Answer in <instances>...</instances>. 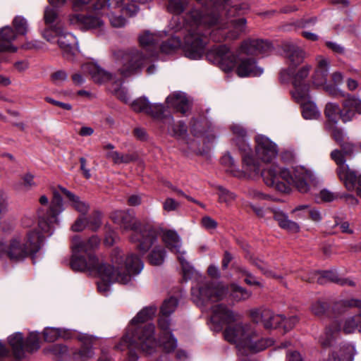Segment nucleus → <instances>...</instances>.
<instances>
[{
	"label": "nucleus",
	"mask_w": 361,
	"mask_h": 361,
	"mask_svg": "<svg viewBox=\"0 0 361 361\" xmlns=\"http://www.w3.org/2000/svg\"><path fill=\"white\" fill-rule=\"evenodd\" d=\"M183 49L190 59H200L207 43V36L214 42L236 40L245 32V18L224 21L215 14L192 9L185 16Z\"/></svg>",
	"instance_id": "1"
},
{
	"label": "nucleus",
	"mask_w": 361,
	"mask_h": 361,
	"mask_svg": "<svg viewBox=\"0 0 361 361\" xmlns=\"http://www.w3.org/2000/svg\"><path fill=\"white\" fill-rule=\"evenodd\" d=\"M63 210V199L57 190L53 191V198L46 214L39 212V228L25 233L14 234L8 245L0 243V250L4 252L12 260H23L28 256L36 255L42 246L44 234L50 236L58 224V215Z\"/></svg>",
	"instance_id": "2"
},
{
	"label": "nucleus",
	"mask_w": 361,
	"mask_h": 361,
	"mask_svg": "<svg viewBox=\"0 0 361 361\" xmlns=\"http://www.w3.org/2000/svg\"><path fill=\"white\" fill-rule=\"evenodd\" d=\"M207 323L214 331H220L225 327V339L235 345L240 357L263 350L272 345L271 341L261 338L250 326L243 325L236 317H209Z\"/></svg>",
	"instance_id": "3"
},
{
	"label": "nucleus",
	"mask_w": 361,
	"mask_h": 361,
	"mask_svg": "<svg viewBox=\"0 0 361 361\" xmlns=\"http://www.w3.org/2000/svg\"><path fill=\"white\" fill-rule=\"evenodd\" d=\"M111 262L101 263L97 271L101 279L97 282L98 290L104 295H107L111 283H128L131 275L140 274L144 267L142 261L137 255L131 254L124 258L123 252L118 248L112 250Z\"/></svg>",
	"instance_id": "4"
},
{
	"label": "nucleus",
	"mask_w": 361,
	"mask_h": 361,
	"mask_svg": "<svg viewBox=\"0 0 361 361\" xmlns=\"http://www.w3.org/2000/svg\"><path fill=\"white\" fill-rule=\"evenodd\" d=\"M146 317H133L127 332L114 348L117 350H128V361H137L138 356L135 350L152 354L158 343L154 337V326Z\"/></svg>",
	"instance_id": "5"
},
{
	"label": "nucleus",
	"mask_w": 361,
	"mask_h": 361,
	"mask_svg": "<svg viewBox=\"0 0 361 361\" xmlns=\"http://www.w3.org/2000/svg\"><path fill=\"white\" fill-rule=\"evenodd\" d=\"M151 0H75L73 7L75 11H92L97 15L107 16L112 26L115 27H123L126 19L121 16H116L112 9L118 8L119 11L129 16L135 15L138 11L137 6L135 4L138 1L145 4ZM54 6L63 4L66 0H49Z\"/></svg>",
	"instance_id": "6"
},
{
	"label": "nucleus",
	"mask_w": 361,
	"mask_h": 361,
	"mask_svg": "<svg viewBox=\"0 0 361 361\" xmlns=\"http://www.w3.org/2000/svg\"><path fill=\"white\" fill-rule=\"evenodd\" d=\"M265 184L281 192H288L294 186L302 193L309 191V181L313 178L310 171L302 166H296L292 171L271 166L262 172Z\"/></svg>",
	"instance_id": "7"
},
{
	"label": "nucleus",
	"mask_w": 361,
	"mask_h": 361,
	"mask_svg": "<svg viewBox=\"0 0 361 361\" xmlns=\"http://www.w3.org/2000/svg\"><path fill=\"white\" fill-rule=\"evenodd\" d=\"M111 218L124 231H132L130 240L137 243V248L142 254L146 253L157 241L158 231L154 228L143 226L130 211H115L111 213Z\"/></svg>",
	"instance_id": "8"
},
{
	"label": "nucleus",
	"mask_w": 361,
	"mask_h": 361,
	"mask_svg": "<svg viewBox=\"0 0 361 361\" xmlns=\"http://www.w3.org/2000/svg\"><path fill=\"white\" fill-rule=\"evenodd\" d=\"M99 239L92 235L84 241L78 235L72 238V257L70 262L71 269L75 271H97L101 265L94 254V250L99 245Z\"/></svg>",
	"instance_id": "9"
},
{
	"label": "nucleus",
	"mask_w": 361,
	"mask_h": 361,
	"mask_svg": "<svg viewBox=\"0 0 361 361\" xmlns=\"http://www.w3.org/2000/svg\"><path fill=\"white\" fill-rule=\"evenodd\" d=\"M99 239L92 235L84 241L78 235L72 238V257L70 262L71 269L75 271H97L101 265L94 254V250L99 245Z\"/></svg>",
	"instance_id": "10"
},
{
	"label": "nucleus",
	"mask_w": 361,
	"mask_h": 361,
	"mask_svg": "<svg viewBox=\"0 0 361 361\" xmlns=\"http://www.w3.org/2000/svg\"><path fill=\"white\" fill-rule=\"evenodd\" d=\"M295 68L288 67L283 68L279 73L281 83L288 84L291 82L293 90L291 94L295 101H302L310 93V85L305 82V79L312 70V66L305 64L296 72Z\"/></svg>",
	"instance_id": "11"
},
{
	"label": "nucleus",
	"mask_w": 361,
	"mask_h": 361,
	"mask_svg": "<svg viewBox=\"0 0 361 361\" xmlns=\"http://www.w3.org/2000/svg\"><path fill=\"white\" fill-rule=\"evenodd\" d=\"M228 288L222 283H197L191 289L192 300L198 307H205L209 302L221 300Z\"/></svg>",
	"instance_id": "12"
},
{
	"label": "nucleus",
	"mask_w": 361,
	"mask_h": 361,
	"mask_svg": "<svg viewBox=\"0 0 361 361\" xmlns=\"http://www.w3.org/2000/svg\"><path fill=\"white\" fill-rule=\"evenodd\" d=\"M235 135L234 141L242 153L243 169L250 175L258 174L260 172L259 165L252 154V149L247 142V131L240 124H233L231 127Z\"/></svg>",
	"instance_id": "13"
},
{
	"label": "nucleus",
	"mask_w": 361,
	"mask_h": 361,
	"mask_svg": "<svg viewBox=\"0 0 361 361\" xmlns=\"http://www.w3.org/2000/svg\"><path fill=\"white\" fill-rule=\"evenodd\" d=\"M117 59L120 65L118 72L123 77L126 78L138 73L149 61V58L142 51L131 49L119 51Z\"/></svg>",
	"instance_id": "14"
},
{
	"label": "nucleus",
	"mask_w": 361,
	"mask_h": 361,
	"mask_svg": "<svg viewBox=\"0 0 361 361\" xmlns=\"http://www.w3.org/2000/svg\"><path fill=\"white\" fill-rule=\"evenodd\" d=\"M356 329L361 332V317H340V319L332 322L324 334L321 336L319 342L322 347H329L339 331H343L345 334H350Z\"/></svg>",
	"instance_id": "15"
},
{
	"label": "nucleus",
	"mask_w": 361,
	"mask_h": 361,
	"mask_svg": "<svg viewBox=\"0 0 361 361\" xmlns=\"http://www.w3.org/2000/svg\"><path fill=\"white\" fill-rule=\"evenodd\" d=\"M206 57L210 62L216 64L226 72L231 71L236 62L235 56L226 44L212 47L207 51Z\"/></svg>",
	"instance_id": "16"
},
{
	"label": "nucleus",
	"mask_w": 361,
	"mask_h": 361,
	"mask_svg": "<svg viewBox=\"0 0 361 361\" xmlns=\"http://www.w3.org/2000/svg\"><path fill=\"white\" fill-rule=\"evenodd\" d=\"M161 238L166 247L172 252L178 255V259L180 261L184 276L186 277L189 275L190 269L188 263L183 257L185 252L181 251L182 240L180 235L174 230H163Z\"/></svg>",
	"instance_id": "17"
},
{
	"label": "nucleus",
	"mask_w": 361,
	"mask_h": 361,
	"mask_svg": "<svg viewBox=\"0 0 361 361\" xmlns=\"http://www.w3.org/2000/svg\"><path fill=\"white\" fill-rule=\"evenodd\" d=\"M331 158L337 165L336 173L346 188H353L352 179L355 178V171L350 169L345 164L346 155L339 149L331 152Z\"/></svg>",
	"instance_id": "18"
},
{
	"label": "nucleus",
	"mask_w": 361,
	"mask_h": 361,
	"mask_svg": "<svg viewBox=\"0 0 361 361\" xmlns=\"http://www.w3.org/2000/svg\"><path fill=\"white\" fill-rule=\"evenodd\" d=\"M255 141L256 154L262 161L270 163L276 158L278 149L275 143L262 135L256 136Z\"/></svg>",
	"instance_id": "19"
},
{
	"label": "nucleus",
	"mask_w": 361,
	"mask_h": 361,
	"mask_svg": "<svg viewBox=\"0 0 361 361\" xmlns=\"http://www.w3.org/2000/svg\"><path fill=\"white\" fill-rule=\"evenodd\" d=\"M55 34L58 36V44L63 51V56L72 60L77 51L78 41L75 37L70 32H65L56 29Z\"/></svg>",
	"instance_id": "20"
},
{
	"label": "nucleus",
	"mask_w": 361,
	"mask_h": 361,
	"mask_svg": "<svg viewBox=\"0 0 361 361\" xmlns=\"http://www.w3.org/2000/svg\"><path fill=\"white\" fill-rule=\"evenodd\" d=\"M131 106L133 111L143 112L157 119L161 118L164 112V106L162 104H151L145 97L135 99Z\"/></svg>",
	"instance_id": "21"
},
{
	"label": "nucleus",
	"mask_w": 361,
	"mask_h": 361,
	"mask_svg": "<svg viewBox=\"0 0 361 361\" xmlns=\"http://www.w3.org/2000/svg\"><path fill=\"white\" fill-rule=\"evenodd\" d=\"M356 114L361 115V99L348 94L342 102L341 119L347 123L354 119Z\"/></svg>",
	"instance_id": "22"
},
{
	"label": "nucleus",
	"mask_w": 361,
	"mask_h": 361,
	"mask_svg": "<svg viewBox=\"0 0 361 361\" xmlns=\"http://www.w3.org/2000/svg\"><path fill=\"white\" fill-rule=\"evenodd\" d=\"M273 49L271 44L262 39H246L240 47V53L247 55L267 54Z\"/></svg>",
	"instance_id": "23"
},
{
	"label": "nucleus",
	"mask_w": 361,
	"mask_h": 361,
	"mask_svg": "<svg viewBox=\"0 0 361 361\" xmlns=\"http://www.w3.org/2000/svg\"><path fill=\"white\" fill-rule=\"evenodd\" d=\"M201 2L202 4L207 6H214L216 8L219 9L222 8L226 11V14L228 17H233L235 15H240L249 9V6L247 4H242L240 5H233L231 0H196Z\"/></svg>",
	"instance_id": "24"
},
{
	"label": "nucleus",
	"mask_w": 361,
	"mask_h": 361,
	"mask_svg": "<svg viewBox=\"0 0 361 361\" xmlns=\"http://www.w3.org/2000/svg\"><path fill=\"white\" fill-rule=\"evenodd\" d=\"M282 49L284 56L288 60V67L296 68L303 62L305 53L298 45L286 42L283 44Z\"/></svg>",
	"instance_id": "25"
},
{
	"label": "nucleus",
	"mask_w": 361,
	"mask_h": 361,
	"mask_svg": "<svg viewBox=\"0 0 361 361\" xmlns=\"http://www.w3.org/2000/svg\"><path fill=\"white\" fill-rule=\"evenodd\" d=\"M70 24L81 30L94 29L102 25L103 21L99 18L92 16H83L74 13L69 16Z\"/></svg>",
	"instance_id": "26"
},
{
	"label": "nucleus",
	"mask_w": 361,
	"mask_h": 361,
	"mask_svg": "<svg viewBox=\"0 0 361 361\" xmlns=\"http://www.w3.org/2000/svg\"><path fill=\"white\" fill-rule=\"evenodd\" d=\"M73 338H77L84 345L78 352L73 353V358L76 360L86 361L92 357L94 353L91 345L97 338L88 334H78L77 332Z\"/></svg>",
	"instance_id": "27"
},
{
	"label": "nucleus",
	"mask_w": 361,
	"mask_h": 361,
	"mask_svg": "<svg viewBox=\"0 0 361 361\" xmlns=\"http://www.w3.org/2000/svg\"><path fill=\"white\" fill-rule=\"evenodd\" d=\"M84 72L90 74L94 80L97 83H103L107 81L116 80V76L99 67L97 64L89 63L82 66Z\"/></svg>",
	"instance_id": "28"
},
{
	"label": "nucleus",
	"mask_w": 361,
	"mask_h": 361,
	"mask_svg": "<svg viewBox=\"0 0 361 361\" xmlns=\"http://www.w3.org/2000/svg\"><path fill=\"white\" fill-rule=\"evenodd\" d=\"M160 40V35L151 33L149 31L145 32L139 37V42L142 49L146 51L144 54L148 58L154 56L157 54V49Z\"/></svg>",
	"instance_id": "29"
},
{
	"label": "nucleus",
	"mask_w": 361,
	"mask_h": 361,
	"mask_svg": "<svg viewBox=\"0 0 361 361\" xmlns=\"http://www.w3.org/2000/svg\"><path fill=\"white\" fill-rule=\"evenodd\" d=\"M263 70L257 67L256 62L252 59H242L237 67L236 73L240 77L259 76Z\"/></svg>",
	"instance_id": "30"
},
{
	"label": "nucleus",
	"mask_w": 361,
	"mask_h": 361,
	"mask_svg": "<svg viewBox=\"0 0 361 361\" xmlns=\"http://www.w3.org/2000/svg\"><path fill=\"white\" fill-rule=\"evenodd\" d=\"M166 102L169 107L185 114L189 109L188 100L185 93L176 92L166 97Z\"/></svg>",
	"instance_id": "31"
},
{
	"label": "nucleus",
	"mask_w": 361,
	"mask_h": 361,
	"mask_svg": "<svg viewBox=\"0 0 361 361\" xmlns=\"http://www.w3.org/2000/svg\"><path fill=\"white\" fill-rule=\"evenodd\" d=\"M16 37L17 34L10 26H5L0 29V46L4 47L1 52H16L17 51V47L12 44Z\"/></svg>",
	"instance_id": "32"
},
{
	"label": "nucleus",
	"mask_w": 361,
	"mask_h": 361,
	"mask_svg": "<svg viewBox=\"0 0 361 361\" xmlns=\"http://www.w3.org/2000/svg\"><path fill=\"white\" fill-rule=\"evenodd\" d=\"M274 219L278 222L279 226L291 233H298L300 231L299 225L288 219V215L281 210H274Z\"/></svg>",
	"instance_id": "33"
},
{
	"label": "nucleus",
	"mask_w": 361,
	"mask_h": 361,
	"mask_svg": "<svg viewBox=\"0 0 361 361\" xmlns=\"http://www.w3.org/2000/svg\"><path fill=\"white\" fill-rule=\"evenodd\" d=\"M318 63L317 68L315 72L314 83L316 85H322L326 82L329 72V61L322 56L317 57Z\"/></svg>",
	"instance_id": "34"
},
{
	"label": "nucleus",
	"mask_w": 361,
	"mask_h": 361,
	"mask_svg": "<svg viewBox=\"0 0 361 361\" xmlns=\"http://www.w3.org/2000/svg\"><path fill=\"white\" fill-rule=\"evenodd\" d=\"M8 341L12 348L14 357L20 360L24 357L25 343L21 333L17 332L8 338Z\"/></svg>",
	"instance_id": "35"
},
{
	"label": "nucleus",
	"mask_w": 361,
	"mask_h": 361,
	"mask_svg": "<svg viewBox=\"0 0 361 361\" xmlns=\"http://www.w3.org/2000/svg\"><path fill=\"white\" fill-rule=\"evenodd\" d=\"M61 192L70 200L72 207L82 215L87 214L90 209V205L85 201L80 199L71 191L68 190L63 187H59Z\"/></svg>",
	"instance_id": "36"
},
{
	"label": "nucleus",
	"mask_w": 361,
	"mask_h": 361,
	"mask_svg": "<svg viewBox=\"0 0 361 361\" xmlns=\"http://www.w3.org/2000/svg\"><path fill=\"white\" fill-rule=\"evenodd\" d=\"M310 93L302 101H295L300 104L302 107V116L305 119L317 118L319 116V112L315 104L310 101Z\"/></svg>",
	"instance_id": "37"
},
{
	"label": "nucleus",
	"mask_w": 361,
	"mask_h": 361,
	"mask_svg": "<svg viewBox=\"0 0 361 361\" xmlns=\"http://www.w3.org/2000/svg\"><path fill=\"white\" fill-rule=\"evenodd\" d=\"M76 334V331L66 330L62 331L60 329L56 328H46L43 331L44 339L47 342H54L59 337L62 336L66 339L73 338Z\"/></svg>",
	"instance_id": "38"
},
{
	"label": "nucleus",
	"mask_w": 361,
	"mask_h": 361,
	"mask_svg": "<svg viewBox=\"0 0 361 361\" xmlns=\"http://www.w3.org/2000/svg\"><path fill=\"white\" fill-rule=\"evenodd\" d=\"M324 279H327L333 282H339L338 276L331 271H314L310 273V276L308 277L302 278L304 281H307L311 283L317 281L319 283H322Z\"/></svg>",
	"instance_id": "39"
},
{
	"label": "nucleus",
	"mask_w": 361,
	"mask_h": 361,
	"mask_svg": "<svg viewBox=\"0 0 361 361\" xmlns=\"http://www.w3.org/2000/svg\"><path fill=\"white\" fill-rule=\"evenodd\" d=\"M158 240L152 246L154 247L148 255L149 262L154 266H159L163 264L166 255L165 249L161 245H155Z\"/></svg>",
	"instance_id": "40"
},
{
	"label": "nucleus",
	"mask_w": 361,
	"mask_h": 361,
	"mask_svg": "<svg viewBox=\"0 0 361 361\" xmlns=\"http://www.w3.org/2000/svg\"><path fill=\"white\" fill-rule=\"evenodd\" d=\"M178 307V300L171 296L165 299L159 307L161 316H170L175 313Z\"/></svg>",
	"instance_id": "41"
},
{
	"label": "nucleus",
	"mask_w": 361,
	"mask_h": 361,
	"mask_svg": "<svg viewBox=\"0 0 361 361\" xmlns=\"http://www.w3.org/2000/svg\"><path fill=\"white\" fill-rule=\"evenodd\" d=\"M106 157L111 159L115 164H129L136 159L133 154H121L117 151H111L106 154Z\"/></svg>",
	"instance_id": "42"
},
{
	"label": "nucleus",
	"mask_w": 361,
	"mask_h": 361,
	"mask_svg": "<svg viewBox=\"0 0 361 361\" xmlns=\"http://www.w3.org/2000/svg\"><path fill=\"white\" fill-rule=\"evenodd\" d=\"M160 343L166 353H171L177 347V339L171 332H166L165 334L161 335Z\"/></svg>",
	"instance_id": "43"
},
{
	"label": "nucleus",
	"mask_w": 361,
	"mask_h": 361,
	"mask_svg": "<svg viewBox=\"0 0 361 361\" xmlns=\"http://www.w3.org/2000/svg\"><path fill=\"white\" fill-rule=\"evenodd\" d=\"M181 45L179 37H173L166 42H164L159 47L161 52L170 54L173 53Z\"/></svg>",
	"instance_id": "44"
},
{
	"label": "nucleus",
	"mask_w": 361,
	"mask_h": 361,
	"mask_svg": "<svg viewBox=\"0 0 361 361\" xmlns=\"http://www.w3.org/2000/svg\"><path fill=\"white\" fill-rule=\"evenodd\" d=\"M58 13L56 10L52 7H47L44 11V19L45 24L49 28H54V31L56 30H59L60 28L56 27L58 23Z\"/></svg>",
	"instance_id": "45"
},
{
	"label": "nucleus",
	"mask_w": 361,
	"mask_h": 361,
	"mask_svg": "<svg viewBox=\"0 0 361 361\" xmlns=\"http://www.w3.org/2000/svg\"><path fill=\"white\" fill-rule=\"evenodd\" d=\"M357 307L361 309V300L350 298L341 300L336 302L335 308L340 312H344L348 309Z\"/></svg>",
	"instance_id": "46"
},
{
	"label": "nucleus",
	"mask_w": 361,
	"mask_h": 361,
	"mask_svg": "<svg viewBox=\"0 0 361 361\" xmlns=\"http://www.w3.org/2000/svg\"><path fill=\"white\" fill-rule=\"evenodd\" d=\"M342 109L336 103H327L325 107L324 114L329 121L336 123L338 121V116L341 118V111Z\"/></svg>",
	"instance_id": "47"
},
{
	"label": "nucleus",
	"mask_w": 361,
	"mask_h": 361,
	"mask_svg": "<svg viewBox=\"0 0 361 361\" xmlns=\"http://www.w3.org/2000/svg\"><path fill=\"white\" fill-rule=\"evenodd\" d=\"M250 262L257 267L262 274L269 278L282 279V276L275 274L271 270H270L267 264L262 259L258 258L250 257Z\"/></svg>",
	"instance_id": "48"
},
{
	"label": "nucleus",
	"mask_w": 361,
	"mask_h": 361,
	"mask_svg": "<svg viewBox=\"0 0 361 361\" xmlns=\"http://www.w3.org/2000/svg\"><path fill=\"white\" fill-rule=\"evenodd\" d=\"M188 0H168L167 10L173 14H180L188 6Z\"/></svg>",
	"instance_id": "49"
},
{
	"label": "nucleus",
	"mask_w": 361,
	"mask_h": 361,
	"mask_svg": "<svg viewBox=\"0 0 361 361\" xmlns=\"http://www.w3.org/2000/svg\"><path fill=\"white\" fill-rule=\"evenodd\" d=\"M300 211H307V214L310 215V218L315 222H319L322 220V214L319 211L314 208H310L308 204L297 206L292 210V213H295Z\"/></svg>",
	"instance_id": "50"
},
{
	"label": "nucleus",
	"mask_w": 361,
	"mask_h": 361,
	"mask_svg": "<svg viewBox=\"0 0 361 361\" xmlns=\"http://www.w3.org/2000/svg\"><path fill=\"white\" fill-rule=\"evenodd\" d=\"M39 348V334L35 332L30 333L25 341V349L30 353H32L37 350Z\"/></svg>",
	"instance_id": "51"
},
{
	"label": "nucleus",
	"mask_w": 361,
	"mask_h": 361,
	"mask_svg": "<svg viewBox=\"0 0 361 361\" xmlns=\"http://www.w3.org/2000/svg\"><path fill=\"white\" fill-rule=\"evenodd\" d=\"M13 25L17 35H25L28 30L26 19L23 16H16L13 20Z\"/></svg>",
	"instance_id": "52"
},
{
	"label": "nucleus",
	"mask_w": 361,
	"mask_h": 361,
	"mask_svg": "<svg viewBox=\"0 0 361 361\" xmlns=\"http://www.w3.org/2000/svg\"><path fill=\"white\" fill-rule=\"evenodd\" d=\"M255 322L262 324L267 329H276L281 317H255Z\"/></svg>",
	"instance_id": "53"
},
{
	"label": "nucleus",
	"mask_w": 361,
	"mask_h": 361,
	"mask_svg": "<svg viewBox=\"0 0 361 361\" xmlns=\"http://www.w3.org/2000/svg\"><path fill=\"white\" fill-rule=\"evenodd\" d=\"M251 293L245 288L237 285L232 286L231 296L235 300H245L248 299Z\"/></svg>",
	"instance_id": "54"
},
{
	"label": "nucleus",
	"mask_w": 361,
	"mask_h": 361,
	"mask_svg": "<svg viewBox=\"0 0 361 361\" xmlns=\"http://www.w3.org/2000/svg\"><path fill=\"white\" fill-rule=\"evenodd\" d=\"M46 353H51L59 357H63L69 355V350L66 345L63 344H54L44 349Z\"/></svg>",
	"instance_id": "55"
},
{
	"label": "nucleus",
	"mask_w": 361,
	"mask_h": 361,
	"mask_svg": "<svg viewBox=\"0 0 361 361\" xmlns=\"http://www.w3.org/2000/svg\"><path fill=\"white\" fill-rule=\"evenodd\" d=\"M217 189L219 191L218 196L219 202L229 204L235 199V195L234 193L222 186H218Z\"/></svg>",
	"instance_id": "56"
},
{
	"label": "nucleus",
	"mask_w": 361,
	"mask_h": 361,
	"mask_svg": "<svg viewBox=\"0 0 361 361\" xmlns=\"http://www.w3.org/2000/svg\"><path fill=\"white\" fill-rule=\"evenodd\" d=\"M102 214L99 212H93L87 218V226L92 231L98 229L102 224Z\"/></svg>",
	"instance_id": "57"
},
{
	"label": "nucleus",
	"mask_w": 361,
	"mask_h": 361,
	"mask_svg": "<svg viewBox=\"0 0 361 361\" xmlns=\"http://www.w3.org/2000/svg\"><path fill=\"white\" fill-rule=\"evenodd\" d=\"M214 316H235L231 307L224 304H218L212 307Z\"/></svg>",
	"instance_id": "58"
},
{
	"label": "nucleus",
	"mask_w": 361,
	"mask_h": 361,
	"mask_svg": "<svg viewBox=\"0 0 361 361\" xmlns=\"http://www.w3.org/2000/svg\"><path fill=\"white\" fill-rule=\"evenodd\" d=\"M279 321V329H283L284 332H287L292 329L296 323L295 317H281Z\"/></svg>",
	"instance_id": "59"
},
{
	"label": "nucleus",
	"mask_w": 361,
	"mask_h": 361,
	"mask_svg": "<svg viewBox=\"0 0 361 361\" xmlns=\"http://www.w3.org/2000/svg\"><path fill=\"white\" fill-rule=\"evenodd\" d=\"M172 135L178 138L185 137L187 135V126L184 122L180 121L171 128Z\"/></svg>",
	"instance_id": "60"
},
{
	"label": "nucleus",
	"mask_w": 361,
	"mask_h": 361,
	"mask_svg": "<svg viewBox=\"0 0 361 361\" xmlns=\"http://www.w3.org/2000/svg\"><path fill=\"white\" fill-rule=\"evenodd\" d=\"M115 82L117 83L118 88H116L114 90V94L120 100H121L124 103H128L129 102L130 98L127 92L120 87L122 83L121 80L117 79L116 80H115Z\"/></svg>",
	"instance_id": "61"
},
{
	"label": "nucleus",
	"mask_w": 361,
	"mask_h": 361,
	"mask_svg": "<svg viewBox=\"0 0 361 361\" xmlns=\"http://www.w3.org/2000/svg\"><path fill=\"white\" fill-rule=\"evenodd\" d=\"M238 270L240 273H242L243 275L246 276V278L245 279V282L247 284L250 286H261L260 282L256 279L255 276L252 275L250 271H248L245 267H240Z\"/></svg>",
	"instance_id": "62"
},
{
	"label": "nucleus",
	"mask_w": 361,
	"mask_h": 361,
	"mask_svg": "<svg viewBox=\"0 0 361 361\" xmlns=\"http://www.w3.org/2000/svg\"><path fill=\"white\" fill-rule=\"evenodd\" d=\"M158 307L154 304H150L141 309L136 316H155Z\"/></svg>",
	"instance_id": "63"
},
{
	"label": "nucleus",
	"mask_w": 361,
	"mask_h": 361,
	"mask_svg": "<svg viewBox=\"0 0 361 361\" xmlns=\"http://www.w3.org/2000/svg\"><path fill=\"white\" fill-rule=\"evenodd\" d=\"M87 226V218L85 217L84 215H81L72 225L71 229L73 231L78 232L82 231Z\"/></svg>",
	"instance_id": "64"
}]
</instances>
